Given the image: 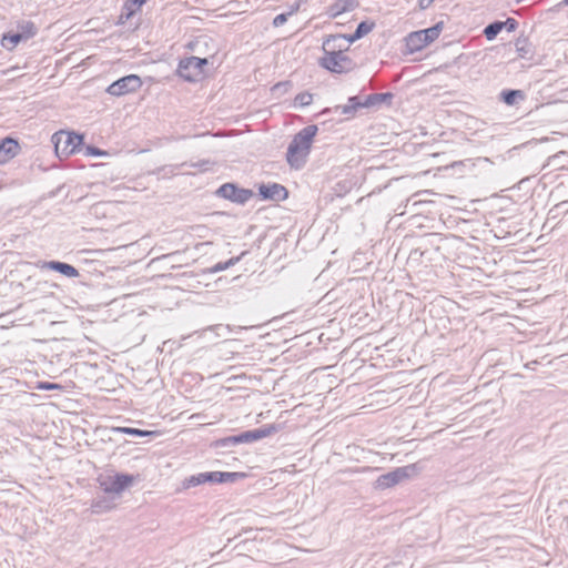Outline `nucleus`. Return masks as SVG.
<instances>
[{
	"mask_svg": "<svg viewBox=\"0 0 568 568\" xmlns=\"http://www.w3.org/2000/svg\"><path fill=\"white\" fill-rule=\"evenodd\" d=\"M316 132V125H308L294 135L286 153V161L291 168L298 170L305 164Z\"/></svg>",
	"mask_w": 568,
	"mask_h": 568,
	"instance_id": "obj_1",
	"label": "nucleus"
},
{
	"mask_svg": "<svg viewBox=\"0 0 568 568\" xmlns=\"http://www.w3.org/2000/svg\"><path fill=\"white\" fill-rule=\"evenodd\" d=\"M83 134L61 130L52 134L51 142L59 159H64L80 151L83 144Z\"/></svg>",
	"mask_w": 568,
	"mask_h": 568,
	"instance_id": "obj_2",
	"label": "nucleus"
},
{
	"mask_svg": "<svg viewBox=\"0 0 568 568\" xmlns=\"http://www.w3.org/2000/svg\"><path fill=\"white\" fill-rule=\"evenodd\" d=\"M324 55L320 60V65L332 73H346L353 69V61L336 45H325L323 43Z\"/></svg>",
	"mask_w": 568,
	"mask_h": 568,
	"instance_id": "obj_3",
	"label": "nucleus"
},
{
	"mask_svg": "<svg viewBox=\"0 0 568 568\" xmlns=\"http://www.w3.org/2000/svg\"><path fill=\"white\" fill-rule=\"evenodd\" d=\"M419 471L420 467L417 464H410L396 468L390 473L377 477L375 480V488L379 490L388 489L407 478L417 476Z\"/></svg>",
	"mask_w": 568,
	"mask_h": 568,
	"instance_id": "obj_4",
	"label": "nucleus"
},
{
	"mask_svg": "<svg viewBox=\"0 0 568 568\" xmlns=\"http://www.w3.org/2000/svg\"><path fill=\"white\" fill-rule=\"evenodd\" d=\"M207 60L204 58L189 57L179 62L178 74L189 82H195L203 78L204 65Z\"/></svg>",
	"mask_w": 568,
	"mask_h": 568,
	"instance_id": "obj_5",
	"label": "nucleus"
},
{
	"mask_svg": "<svg viewBox=\"0 0 568 568\" xmlns=\"http://www.w3.org/2000/svg\"><path fill=\"white\" fill-rule=\"evenodd\" d=\"M142 87V80L136 74H129L112 82L105 92L111 97H123L125 94L133 93Z\"/></svg>",
	"mask_w": 568,
	"mask_h": 568,
	"instance_id": "obj_6",
	"label": "nucleus"
},
{
	"mask_svg": "<svg viewBox=\"0 0 568 568\" xmlns=\"http://www.w3.org/2000/svg\"><path fill=\"white\" fill-rule=\"evenodd\" d=\"M276 430H277L276 426L270 425V426H266L263 428L244 432L237 436H231V437L223 438L220 442H217V444L221 446H227L230 444H243V443L255 442V440H258V439L270 436L271 434L275 433Z\"/></svg>",
	"mask_w": 568,
	"mask_h": 568,
	"instance_id": "obj_7",
	"label": "nucleus"
},
{
	"mask_svg": "<svg viewBox=\"0 0 568 568\" xmlns=\"http://www.w3.org/2000/svg\"><path fill=\"white\" fill-rule=\"evenodd\" d=\"M132 477L126 475H115L100 483L101 488L106 494L120 495L130 484Z\"/></svg>",
	"mask_w": 568,
	"mask_h": 568,
	"instance_id": "obj_8",
	"label": "nucleus"
},
{
	"mask_svg": "<svg viewBox=\"0 0 568 568\" xmlns=\"http://www.w3.org/2000/svg\"><path fill=\"white\" fill-rule=\"evenodd\" d=\"M357 7V0H335L329 7H327L326 16L331 19H336L353 12Z\"/></svg>",
	"mask_w": 568,
	"mask_h": 568,
	"instance_id": "obj_9",
	"label": "nucleus"
},
{
	"mask_svg": "<svg viewBox=\"0 0 568 568\" xmlns=\"http://www.w3.org/2000/svg\"><path fill=\"white\" fill-rule=\"evenodd\" d=\"M217 194L226 200L244 203L251 195L250 191L237 189L234 184H223L217 190Z\"/></svg>",
	"mask_w": 568,
	"mask_h": 568,
	"instance_id": "obj_10",
	"label": "nucleus"
},
{
	"mask_svg": "<svg viewBox=\"0 0 568 568\" xmlns=\"http://www.w3.org/2000/svg\"><path fill=\"white\" fill-rule=\"evenodd\" d=\"M20 151L19 143L13 138H6L0 142V164H7L13 160Z\"/></svg>",
	"mask_w": 568,
	"mask_h": 568,
	"instance_id": "obj_11",
	"label": "nucleus"
},
{
	"mask_svg": "<svg viewBox=\"0 0 568 568\" xmlns=\"http://www.w3.org/2000/svg\"><path fill=\"white\" fill-rule=\"evenodd\" d=\"M258 194L265 200H285L287 197L286 189L277 183L261 185Z\"/></svg>",
	"mask_w": 568,
	"mask_h": 568,
	"instance_id": "obj_12",
	"label": "nucleus"
},
{
	"mask_svg": "<svg viewBox=\"0 0 568 568\" xmlns=\"http://www.w3.org/2000/svg\"><path fill=\"white\" fill-rule=\"evenodd\" d=\"M405 44L409 53H415L427 47V40H425L420 31H414L405 38Z\"/></svg>",
	"mask_w": 568,
	"mask_h": 568,
	"instance_id": "obj_13",
	"label": "nucleus"
},
{
	"mask_svg": "<svg viewBox=\"0 0 568 568\" xmlns=\"http://www.w3.org/2000/svg\"><path fill=\"white\" fill-rule=\"evenodd\" d=\"M48 267L52 271L59 272L60 274L69 277V278H75L79 276L78 270L67 263L62 262H49Z\"/></svg>",
	"mask_w": 568,
	"mask_h": 568,
	"instance_id": "obj_14",
	"label": "nucleus"
},
{
	"mask_svg": "<svg viewBox=\"0 0 568 568\" xmlns=\"http://www.w3.org/2000/svg\"><path fill=\"white\" fill-rule=\"evenodd\" d=\"M109 432L113 433V434H125V435L140 436V437H149V436L155 435V432L142 430V429L131 428V427H111V428H109Z\"/></svg>",
	"mask_w": 568,
	"mask_h": 568,
	"instance_id": "obj_15",
	"label": "nucleus"
},
{
	"mask_svg": "<svg viewBox=\"0 0 568 568\" xmlns=\"http://www.w3.org/2000/svg\"><path fill=\"white\" fill-rule=\"evenodd\" d=\"M18 32L20 33L22 40L27 41L33 38L37 34V27L31 21H23L18 24Z\"/></svg>",
	"mask_w": 568,
	"mask_h": 568,
	"instance_id": "obj_16",
	"label": "nucleus"
},
{
	"mask_svg": "<svg viewBox=\"0 0 568 568\" xmlns=\"http://www.w3.org/2000/svg\"><path fill=\"white\" fill-rule=\"evenodd\" d=\"M22 38L20 33H8L3 34L1 38V45L8 51H12L16 49V47L22 42Z\"/></svg>",
	"mask_w": 568,
	"mask_h": 568,
	"instance_id": "obj_17",
	"label": "nucleus"
},
{
	"mask_svg": "<svg viewBox=\"0 0 568 568\" xmlns=\"http://www.w3.org/2000/svg\"><path fill=\"white\" fill-rule=\"evenodd\" d=\"M375 28L374 21H363L357 26L356 31L353 33V39H361L368 34Z\"/></svg>",
	"mask_w": 568,
	"mask_h": 568,
	"instance_id": "obj_18",
	"label": "nucleus"
},
{
	"mask_svg": "<svg viewBox=\"0 0 568 568\" xmlns=\"http://www.w3.org/2000/svg\"><path fill=\"white\" fill-rule=\"evenodd\" d=\"M425 40H427V45L432 43L434 40H436L439 37V33L442 31V23H438L432 28H427L424 30H419Z\"/></svg>",
	"mask_w": 568,
	"mask_h": 568,
	"instance_id": "obj_19",
	"label": "nucleus"
},
{
	"mask_svg": "<svg viewBox=\"0 0 568 568\" xmlns=\"http://www.w3.org/2000/svg\"><path fill=\"white\" fill-rule=\"evenodd\" d=\"M361 106H367V103H361L356 97H352L348 99L347 103L341 108V112L343 114H352Z\"/></svg>",
	"mask_w": 568,
	"mask_h": 568,
	"instance_id": "obj_20",
	"label": "nucleus"
},
{
	"mask_svg": "<svg viewBox=\"0 0 568 568\" xmlns=\"http://www.w3.org/2000/svg\"><path fill=\"white\" fill-rule=\"evenodd\" d=\"M503 30V24L500 21H496L494 23L488 24L485 30L484 34L486 36V39L488 41H493L496 36Z\"/></svg>",
	"mask_w": 568,
	"mask_h": 568,
	"instance_id": "obj_21",
	"label": "nucleus"
},
{
	"mask_svg": "<svg viewBox=\"0 0 568 568\" xmlns=\"http://www.w3.org/2000/svg\"><path fill=\"white\" fill-rule=\"evenodd\" d=\"M204 483H206L205 481V474L204 473H200V474H196V475H193V476H190L189 478H186L183 481V487L184 488H191V487H195V486L202 485Z\"/></svg>",
	"mask_w": 568,
	"mask_h": 568,
	"instance_id": "obj_22",
	"label": "nucleus"
},
{
	"mask_svg": "<svg viewBox=\"0 0 568 568\" xmlns=\"http://www.w3.org/2000/svg\"><path fill=\"white\" fill-rule=\"evenodd\" d=\"M313 102V94L310 92L298 93L294 99V104L300 108L308 106Z\"/></svg>",
	"mask_w": 568,
	"mask_h": 568,
	"instance_id": "obj_23",
	"label": "nucleus"
},
{
	"mask_svg": "<svg viewBox=\"0 0 568 568\" xmlns=\"http://www.w3.org/2000/svg\"><path fill=\"white\" fill-rule=\"evenodd\" d=\"M516 51L520 58H527L530 50L526 39H518L516 41Z\"/></svg>",
	"mask_w": 568,
	"mask_h": 568,
	"instance_id": "obj_24",
	"label": "nucleus"
},
{
	"mask_svg": "<svg viewBox=\"0 0 568 568\" xmlns=\"http://www.w3.org/2000/svg\"><path fill=\"white\" fill-rule=\"evenodd\" d=\"M239 261H240V257H235V258H230L229 261H226V262H224V263H217V264H215V265L210 270V272H211V273H217V272L225 271V270H227L229 267H231V266H233L234 264H236Z\"/></svg>",
	"mask_w": 568,
	"mask_h": 568,
	"instance_id": "obj_25",
	"label": "nucleus"
},
{
	"mask_svg": "<svg viewBox=\"0 0 568 568\" xmlns=\"http://www.w3.org/2000/svg\"><path fill=\"white\" fill-rule=\"evenodd\" d=\"M345 40L347 43H353L357 39H353V34L345 36V34H338V36H332L325 40V45L334 44L336 41Z\"/></svg>",
	"mask_w": 568,
	"mask_h": 568,
	"instance_id": "obj_26",
	"label": "nucleus"
},
{
	"mask_svg": "<svg viewBox=\"0 0 568 568\" xmlns=\"http://www.w3.org/2000/svg\"><path fill=\"white\" fill-rule=\"evenodd\" d=\"M500 23L503 24V29H506L508 32H514L517 28V22L513 18H508L505 21H500Z\"/></svg>",
	"mask_w": 568,
	"mask_h": 568,
	"instance_id": "obj_27",
	"label": "nucleus"
},
{
	"mask_svg": "<svg viewBox=\"0 0 568 568\" xmlns=\"http://www.w3.org/2000/svg\"><path fill=\"white\" fill-rule=\"evenodd\" d=\"M205 474V481L211 483H221V476L222 471H211V473H204Z\"/></svg>",
	"mask_w": 568,
	"mask_h": 568,
	"instance_id": "obj_28",
	"label": "nucleus"
},
{
	"mask_svg": "<svg viewBox=\"0 0 568 568\" xmlns=\"http://www.w3.org/2000/svg\"><path fill=\"white\" fill-rule=\"evenodd\" d=\"M92 508H93V511L97 513V514H101V513H104V511H108L110 510L112 507L104 504L103 501H95L93 505H92Z\"/></svg>",
	"mask_w": 568,
	"mask_h": 568,
	"instance_id": "obj_29",
	"label": "nucleus"
},
{
	"mask_svg": "<svg viewBox=\"0 0 568 568\" xmlns=\"http://www.w3.org/2000/svg\"><path fill=\"white\" fill-rule=\"evenodd\" d=\"M85 155L88 156H105L106 155V152L102 151V150H99L97 148H93V146H88L85 149Z\"/></svg>",
	"mask_w": 568,
	"mask_h": 568,
	"instance_id": "obj_30",
	"label": "nucleus"
},
{
	"mask_svg": "<svg viewBox=\"0 0 568 568\" xmlns=\"http://www.w3.org/2000/svg\"><path fill=\"white\" fill-rule=\"evenodd\" d=\"M290 16V13H281V14H277L274 19H273V26L275 28H278L281 26H283L286 21H287V17Z\"/></svg>",
	"mask_w": 568,
	"mask_h": 568,
	"instance_id": "obj_31",
	"label": "nucleus"
},
{
	"mask_svg": "<svg viewBox=\"0 0 568 568\" xmlns=\"http://www.w3.org/2000/svg\"><path fill=\"white\" fill-rule=\"evenodd\" d=\"M387 98H392V94L390 93H384V94H374V95H371L368 97L367 101L365 103H367V105L376 102V101H381V100H384V99H387Z\"/></svg>",
	"mask_w": 568,
	"mask_h": 568,
	"instance_id": "obj_32",
	"label": "nucleus"
},
{
	"mask_svg": "<svg viewBox=\"0 0 568 568\" xmlns=\"http://www.w3.org/2000/svg\"><path fill=\"white\" fill-rule=\"evenodd\" d=\"M61 386L59 384L43 383L40 382L37 384V389L41 390H50V389H60Z\"/></svg>",
	"mask_w": 568,
	"mask_h": 568,
	"instance_id": "obj_33",
	"label": "nucleus"
},
{
	"mask_svg": "<svg viewBox=\"0 0 568 568\" xmlns=\"http://www.w3.org/2000/svg\"><path fill=\"white\" fill-rule=\"evenodd\" d=\"M519 94H520V91H516V90L504 92V101L507 104H513L515 97L519 95Z\"/></svg>",
	"mask_w": 568,
	"mask_h": 568,
	"instance_id": "obj_34",
	"label": "nucleus"
},
{
	"mask_svg": "<svg viewBox=\"0 0 568 568\" xmlns=\"http://www.w3.org/2000/svg\"><path fill=\"white\" fill-rule=\"evenodd\" d=\"M237 476H239V474H237V473H223V471H222L221 483L229 481V480H233V479H235Z\"/></svg>",
	"mask_w": 568,
	"mask_h": 568,
	"instance_id": "obj_35",
	"label": "nucleus"
},
{
	"mask_svg": "<svg viewBox=\"0 0 568 568\" xmlns=\"http://www.w3.org/2000/svg\"><path fill=\"white\" fill-rule=\"evenodd\" d=\"M435 0H418V6L422 10L427 9Z\"/></svg>",
	"mask_w": 568,
	"mask_h": 568,
	"instance_id": "obj_36",
	"label": "nucleus"
},
{
	"mask_svg": "<svg viewBox=\"0 0 568 568\" xmlns=\"http://www.w3.org/2000/svg\"><path fill=\"white\" fill-rule=\"evenodd\" d=\"M146 0H131V6L135 7V9L141 8Z\"/></svg>",
	"mask_w": 568,
	"mask_h": 568,
	"instance_id": "obj_37",
	"label": "nucleus"
},
{
	"mask_svg": "<svg viewBox=\"0 0 568 568\" xmlns=\"http://www.w3.org/2000/svg\"><path fill=\"white\" fill-rule=\"evenodd\" d=\"M562 3H564L565 6H568V0H564V1H562Z\"/></svg>",
	"mask_w": 568,
	"mask_h": 568,
	"instance_id": "obj_38",
	"label": "nucleus"
}]
</instances>
